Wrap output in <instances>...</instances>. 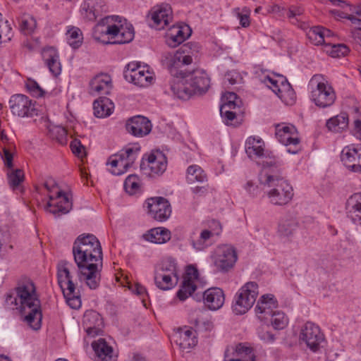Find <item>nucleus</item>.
<instances>
[{"mask_svg":"<svg viewBox=\"0 0 361 361\" xmlns=\"http://www.w3.org/2000/svg\"><path fill=\"white\" fill-rule=\"evenodd\" d=\"M184 44L174 53L166 56V66L173 77L170 81L171 93L180 99H188L194 94L205 93L210 86V78L203 70L186 73L184 68L192 62L191 46Z\"/></svg>","mask_w":361,"mask_h":361,"instance_id":"obj_1","label":"nucleus"},{"mask_svg":"<svg viewBox=\"0 0 361 361\" xmlns=\"http://www.w3.org/2000/svg\"><path fill=\"white\" fill-rule=\"evenodd\" d=\"M72 251L77 265L75 274L90 289L97 288L102 268V251L98 239L92 234L80 235L75 240Z\"/></svg>","mask_w":361,"mask_h":361,"instance_id":"obj_2","label":"nucleus"},{"mask_svg":"<svg viewBox=\"0 0 361 361\" xmlns=\"http://www.w3.org/2000/svg\"><path fill=\"white\" fill-rule=\"evenodd\" d=\"M5 305L17 310L23 321L34 330L41 327L42 318L40 300L34 283L30 280L20 282L5 295Z\"/></svg>","mask_w":361,"mask_h":361,"instance_id":"obj_3","label":"nucleus"},{"mask_svg":"<svg viewBox=\"0 0 361 361\" xmlns=\"http://www.w3.org/2000/svg\"><path fill=\"white\" fill-rule=\"evenodd\" d=\"M133 25L126 19L118 16H106L102 18L94 27L92 35L95 40L103 43L104 37L108 36L112 39L113 44H125L131 42L134 38Z\"/></svg>","mask_w":361,"mask_h":361,"instance_id":"obj_4","label":"nucleus"},{"mask_svg":"<svg viewBox=\"0 0 361 361\" xmlns=\"http://www.w3.org/2000/svg\"><path fill=\"white\" fill-rule=\"evenodd\" d=\"M75 271L76 268L71 262L62 260L58 263V283L68 305L73 309H78L81 306V300L75 292V283L73 281Z\"/></svg>","mask_w":361,"mask_h":361,"instance_id":"obj_5","label":"nucleus"},{"mask_svg":"<svg viewBox=\"0 0 361 361\" xmlns=\"http://www.w3.org/2000/svg\"><path fill=\"white\" fill-rule=\"evenodd\" d=\"M263 184L270 188L267 192L270 203L283 206L293 199L294 195L293 187L283 178L278 175L267 173Z\"/></svg>","mask_w":361,"mask_h":361,"instance_id":"obj_6","label":"nucleus"},{"mask_svg":"<svg viewBox=\"0 0 361 361\" xmlns=\"http://www.w3.org/2000/svg\"><path fill=\"white\" fill-rule=\"evenodd\" d=\"M308 87L310 90L311 99L317 106L325 108L334 103L336 94L323 75H313Z\"/></svg>","mask_w":361,"mask_h":361,"instance_id":"obj_7","label":"nucleus"},{"mask_svg":"<svg viewBox=\"0 0 361 361\" xmlns=\"http://www.w3.org/2000/svg\"><path fill=\"white\" fill-rule=\"evenodd\" d=\"M154 280L156 286L162 290L174 288L178 281L176 260L172 257L164 259L155 268Z\"/></svg>","mask_w":361,"mask_h":361,"instance_id":"obj_8","label":"nucleus"},{"mask_svg":"<svg viewBox=\"0 0 361 361\" xmlns=\"http://www.w3.org/2000/svg\"><path fill=\"white\" fill-rule=\"evenodd\" d=\"M140 149L137 145L128 146L118 153L111 155L107 161L110 166L109 171L116 176L126 173L137 159Z\"/></svg>","mask_w":361,"mask_h":361,"instance_id":"obj_9","label":"nucleus"},{"mask_svg":"<svg viewBox=\"0 0 361 361\" xmlns=\"http://www.w3.org/2000/svg\"><path fill=\"white\" fill-rule=\"evenodd\" d=\"M258 288L256 282L250 281L239 289L232 305V310L235 314H243L253 306L259 294Z\"/></svg>","mask_w":361,"mask_h":361,"instance_id":"obj_10","label":"nucleus"},{"mask_svg":"<svg viewBox=\"0 0 361 361\" xmlns=\"http://www.w3.org/2000/svg\"><path fill=\"white\" fill-rule=\"evenodd\" d=\"M285 104L291 105L295 100V93L287 79L279 74H267L261 79Z\"/></svg>","mask_w":361,"mask_h":361,"instance_id":"obj_11","label":"nucleus"},{"mask_svg":"<svg viewBox=\"0 0 361 361\" xmlns=\"http://www.w3.org/2000/svg\"><path fill=\"white\" fill-rule=\"evenodd\" d=\"M245 152L252 159H259V164L264 170L279 166V161L275 157L269 156L264 151V142L258 137H250L245 142Z\"/></svg>","mask_w":361,"mask_h":361,"instance_id":"obj_12","label":"nucleus"},{"mask_svg":"<svg viewBox=\"0 0 361 361\" xmlns=\"http://www.w3.org/2000/svg\"><path fill=\"white\" fill-rule=\"evenodd\" d=\"M123 76L128 82L140 87H147L154 81V74L149 68L136 62L127 64Z\"/></svg>","mask_w":361,"mask_h":361,"instance_id":"obj_13","label":"nucleus"},{"mask_svg":"<svg viewBox=\"0 0 361 361\" xmlns=\"http://www.w3.org/2000/svg\"><path fill=\"white\" fill-rule=\"evenodd\" d=\"M212 257L216 269L226 273L234 267L238 259V255L233 246L221 245L215 249Z\"/></svg>","mask_w":361,"mask_h":361,"instance_id":"obj_14","label":"nucleus"},{"mask_svg":"<svg viewBox=\"0 0 361 361\" xmlns=\"http://www.w3.org/2000/svg\"><path fill=\"white\" fill-rule=\"evenodd\" d=\"M276 137L287 147L290 154H297L300 150V139L295 127L291 124L281 123L276 126Z\"/></svg>","mask_w":361,"mask_h":361,"instance_id":"obj_15","label":"nucleus"},{"mask_svg":"<svg viewBox=\"0 0 361 361\" xmlns=\"http://www.w3.org/2000/svg\"><path fill=\"white\" fill-rule=\"evenodd\" d=\"M73 206L72 195L70 192L56 190L55 195H49V201L45 210L56 217L68 214Z\"/></svg>","mask_w":361,"mask_h":361,"instance_id":"obj_16","label":"nucleus"},{"mask_svg":"<svg viewBox=\"0 0 361 361\" xmlns=\"http://www.w3.org/2000/svg\"><path fill=\"white\" fill-rule=\"evenodd\" d=\"M300 340L305 343L310 350L316 353L323 346L324 336L317 325L308 322L301 329Z\"/></svg>","mask_w":361,"mask_h":361,"instance_id":"obj_17","label":"nucleus"},{"mask_svg":"<svg viewBox=\"0 0 361 361\" xmlns=\"http://www.w3.org/2000/svg\"><path fill=\"white\" fill-rule=\"evenodd\" d=\"M167 159L161 151H156L143 157L140 164L141 170L150 176L161 175L166 169Z\"/></svg>","mask_w":361,"mask_h":361,"instance_id":"obj_18","label":"nucleus"},{"mask_svg":"<svg viewBox=\"0 0 361 361\" xmlns=\"http://www.w3.org/2000/svg\"><path fill=\"white\" fill-rule=\"evenodd\" d=\"M148 214L158 221H166L171 214L169 202L162 197L149 198L145 202Z\"/></svg>","mask_w":361,"mask_h":361,"instance_id":"obj_19","label":"nucleus"},{"mask_svg":"<svg viewBox=\"0 0 361 361\" xmlns=\"http://www.w3.org/2000/svg\"><path fill=\"white\" fill-rule=\"evenodd\" d=\"M10 109L14 115L20 117H32L37 114L35 103L23 94H17L11 97Z\"/></svg>","mask_w":361,"mask_h":361,"instance_id":"obj_20","label":"nucleus"},{"mask_svg":"<svg viewBox=\"0 0 361 361\" xmlns=\"http://www.w3.org/2000/svg\"><path fill=\"white\" fill-rule=\"evenodd\" d=\"M80 11L85 20L94 21L104 13L107 12V6L104 0H84Z\"/></svg>","mask_w":361,"mask_h":361,"instance_id":"obj_21","label":"nucleus"},{"mask_svg":"<svg viewBox=\"0 0 361 361\" xmlns=\"http://www.w3.org/2000/svg\"><path fill=\"white\" fill-rule=\"evenodd\" d=\"M278 307V302L272 294H264L262 295L255 306V313L261 320H267L276 311Z\"/></svg>","mask_w":361,"mask_h":361,"instance_id":"obj_22","label":"nucleus"},{"mask_svg":"<svg viewBox=\"0 0 361 361\" xmlns=\"http://www.w3.org/2000/svg\"><path fill=\"white\" fill-rule=\"evenodd\" d=\"M112 88V79L107 73H99L90 82V93L93 96L107 95Z\"/></svg>","mask_w":361,"mask_h":361,"instance_id":"obj_23","label":"nucleus"},{"mask_svg":"<svg viewBox=\"0 0 361 361\" xmlns=\"http://www.w3.org/2000/svg\"><path fill=\"white\" fill-rule=\"evenodd\" d=\"M126 127L127 131L135 137H143L149 134L152 130L150 121L142 116L130 118Z\"/></svg>","mask_w":361,"mask_h":361,"instance_id":"obj_24","label":"nucleus"},{"mask_svg":"<svg viewBox=\"0 0 361 361\" xmlns=\"http://www.w3.org/2000/svg\"><path fill=\"white\" fill-rule=\"evenodd\" d=\"M151 19L157 29H164L172 19V11L167 4L154 6L151 12Z\"/></svg>","mask_w":361,"mask_h":361,"instance_id":"obj_25","label":"nucleus"},{"mask_svg":"<svg viewBox=\"0 0 361 361\" xmlns=\"http://www.w3.org/2000/svg\"><path fill=\"white\" fill-rule=\"evenodd\" d=\"M202 299L204 304L208 309L217 310L224 305L225 295L221 288L213 287L204 291Z\"/></svg>","mask_w":361,"mask_h":361,"instance_id":"obj_26","label":"nucleus"},{"mask_svg":"<svg viewBox=\"0 0 361 361\" xmlns=\"http://www.w3.org/2000/svg\"><path fill=\"white\" fill-rule=\"evenodd\" d=\"M92 349L95 353V361H116V355L114 349L107 341L103 338L99 339L92 343Z\"/></svg>","mask_w":361,"mask_h":361,"instance_id":"obj_27","label":"nucleus"},{"mask_svg":"<svg viewBox=\"0 0 361 361\" xmlns=\"http://www.w3.org/2000/svg\"><path fill=\"white\" fill-rule=\"evenodd\" d=\"M191 35L188 25H173L166 35V42L170 47H176L183 43Z\"/></svg>","mask_w":361,"mask_h":361,"instance_id":"obj_28","label":"nucleus"},{"mask_svg":"<svg viewBox=\"0 0 361 361\" xmlns=\"http://www.w3.org/2000/svg\"><path fill=\"white\" fill-rule=\"evenodd\" d=\"M82 323L87 334L92 337L99 334L103 327L102 318L94 310H89L85 313Z\"/></svg>","mask_w":361,"mask_h":361,"instance_id":"obj_29","label":"nucleus"},{"mask_svg":"<svg viewBox=\"0 0 361 361\" xmlns=\"http://www.w3.org/2000/svg\"><path fill=\"white\" fill-rule=\"evenodd\" d=\"M42 56L50 73L55 77L59 75L61 73L62 67L57 50L53 47L44 49L42 52Z\"/></svg>","mask_w":361,"mask_h":361,"instance_id":"obj_30","label":"nucleus"},{"mask_svg":"<svg viewBox=\"0 0 361 361\" xmlns=\"http://www.w3.org/2000/svg\"><path fill=\"white\" fill-rule=\"evenodd\" d=\"M41 123L49 132V136L56 140L61 145H65L68 141L67 130L61 126L51 124L47 118L42 117Z\"/></svg>","mask_w":361,"mask_h":361,"instance_id":"obj_31","label":"nucleus"},{"mask_svg":"<svg viewBox=\"0 0 361 361\" xmlns=\"http://www.w3.org/2000/svg\"><path fill=\"white\" fill-rule=\"evenodd\" d=\"M346 209L352 221L361 226V193H355L348 199Z\"/></svg>","mask_w":361,"mask_h":361,"instance_id":"obj_32","label":"nucleus"},{"mask_svg":"<svg viewBox=\"0 0 361 361\" xmlns=\"http://www.w3.org/2000/svg\"><path fill=\"white\" fill-rule=\"evenodd\" d=\"M176 343L183 350H189L197 343L195 331L190 329L180 330L175 336Z\"/></svg>","mask_w":361,"mask_h":361,"instance_id":"obj_33","label":"nucleus"},{"mask_svg":"<svg viewBox=\"0 0 361 361\" xmlns=\"http://www.w3.org/2000/svg\"><path fill=\"white\" fill-rule=\"evenodd\" d=\"M20 32L25 35H32L37 27V21L30 14L20 13L16 18Z\"/></svg>","mask_w":361,"mask_h":361,"instance_id":"obj_34","label":"nucleus"},{"mask_svg":"<svg viewBox=\"0 0 361 361\" xmlns=\"http://www.w3.org/2000/svg\"><path fill=\"white\" fill-rule=\"evenodd\" d=\"M145 238L153 243L162 244L171 239V231L166 228L157 227L149 230L143 235Z\"/></svg>","mask_w":361,"mask_h":361,"instance_id":"obj_35","label":"nucleus"},{"mask_svg":"<svg viewBox=\"0 0 361 361\" xmlns=\"http://www.w3.org/2000/svg\"><path fill=\"white\" fill-rule=\"evenodd\" d=\"M114 103L107 97H101L93 104L94 114L98 118H104L111 114Z\"/></svg>","mask_w":361,"mask_h":361,"instance_id":"obj_36","label":"nucleus"},{"mask_svg":"<svg viewBox=\"0 0 361 361\" xmlns=\"http://www.w3.org/2000/svg\"><path fill=\"white\" fill-rule=\"evenodd\" d=\"M235 357L230 358L225 355V361H255V355L252 348L239 343L235 347Z\"/></svg>","mask_w":361,"mask_h":361,"instance_id":"obj_37","label":"nucleus"},{"mask_svg":"<svg viewBox=\"0 0 361 361\" xmlns=\"http://www.w3.org/2000/svg\"><path fill=\"white\" fill-rule=\"evenodd\" d=\"M298 224L295 219H286L282 221L279 226L278 233L279 237L285 240H291L293 235L297 231Z\"/></svg>","mask_w":361,"mask_h":361,"instance_id":"obj_38","label":"nucleus"},{"mask_svg":"<svg viewBox=\"0 0 361 361\" xmlns=\"http://www.w3.org/2000/svg\"><path fill=\"white\" fill-rule=\"evenodd\" d=\"M348 116L346 113H341L330 119L326 122V127L329 130L336 133L341 132L348 128Z\"/></svg>","mask_w":361,"mask_h":361,"instance_id":"obj_39","label":"nucleus"},{"mask_svg":"<svg viewBox=\"0 0 361 361\" xmlns=\"http://www.w3.org/2000/svg\"><path fill=\"white\" fill-rule=\"evenodd\" d=\"M8 182L11 188L14 191L22 192L21 184L24 180V173L20 169L9 168L7 171Z\"/></svg>","mask_w":361,"mask_h":361,"instance_id":"obj_40","label":"nucleus"},{"mask_svg":"<svg viewBox=\"0 0 361 361\" xmlns=\"http://www.w3.org/2000/svg\"><path fill=\"white\" fill-rule=\"evenodd\" d=\"M186 180L190 184L196 182L203 183L207 180V176L200 166L193 164L187 169Z\"/></svg>","mask_w":361,"mask_h":361,"instance_id":"obj_41","label":"nucleus"},{"mask_svg":"<svg viewBox=\"0 0 361 361\" xmlns=\"http://www.w3.org/2000/svg\"><path fill=\"white\" fill-rule=\"evenodd\" d=\"M361 155V152L355 148L345 147L341 153V160L344 165L353 171V166Z\"/></svg>","mask_w":361,"mask_h":361,"instance_id":"obj_42","label":"nucleus"},{"mask_svg":"<svg viewBox=\"0 0 361 361\" xmlns=\"http://www.w3.org/2000/svg\"><path fill=\"white\" fill-rule=\"evenodd\" d=\"M66 39L72 48L78 49L82 43V33L78 27H70L66 31Z\"/></svg>","mask_w":361,"mask_h":361,"instance_id":"obj_43","label":"nucleus"},{"mask_svg":"<svg viewBox=\"0 0 361 361\" xmlns=\"http://www.w3.org/2000/svg\"><path fill=\"white\" fill-rule=\"evenodd\" d=\"M197 288L195 283H191L189 279H183V284L177 292V297L180 301L185 300L195 291Z\"/></svg>","mask_w":361,"mask_h":361,"instance_id":"obj_44","label":"nucleus"},{"mask_svg":"<svg viewBox=\"0 0 361 361\" xmlns=\"http://www.w3.org/2000/svg\"><path fill=\"white\" fill-rule=\"evenodd\" d=\"M124 188L130 195L138 192L140 189V180L139 177L135 174L129 175L124 182Z\"/></svg>","mask_w":361,"mask_h":361,"instance_id":"obj_45","label":"nucleus"},{"mask_svg":"<svg viewBox=\"0 0 361 361\" xmlns=\"http://www.w3.org/2000/svg\"><path fill=\"white\" fill-rule=\"evenodd\" d=\"M270 317L271 324L276 329H283L288 324V318L283 312L276 310Z\"/></svg>","mask_w":361,"mask_h":361,"instance_id":"obj_46","label":"nucleus"},{"mask_svg":"<svg viewBox=\"0 0 361 361\" xmlns=\"http://www.w3.org/2000/svg\"><path fill=\"white\" fill-rule=\"evenodd\" d=\"M212 226L214 228L209 229H204L200 233V237L206 243H209V240L214 235H218L221 232V226L219 221L213 220L212 221ZM212 227V226H210Z\"/></svg>","mask_w":361,"mask_h":361,"instance_id":"obj_47","label":"nucleus"},{"mask_svg":"<svg viewBox=\"0 0 361 361\" xmlns=\"http://www.w3.org/2000/svg\"><path fill=\"white\" fill-rule=\"evenodd\" d=\"M328 52L333 58H340L347 55L349 48L343 44H333Z\"/></svg>","mask_w":361,"mask_h":361,"instance_id":"obj_48","label":"nucleus"},{"mask_svg":"<svg viewBox=\"0 0 361 361\" xmlns=\"http://www.w3.org/2000/svg\"><path fill=\"white\" fill-rule=\"evenodd\" d=\"M26 87L28 92L35 97H41L44 94V91L39 85V84L32 79H27L26 82Z\"/></svg>","mask_w":361,"mask_h":361,"instance_id":"obj_49","label":"nucleus"},{"mask_svg":"<svg viewBox=\"0 0 361 361\" xmlns=\"http://www.w3.org/2000/svg\"><path fill=\"white\" fill-rule=\"evenodd\" d=\"M327 32L326 28L322 27H314L309 32L308 35L311 39L315 41V44H322L325 42L324 39L323 32Z\"/></svg>","mask_w":361,"mask_h":361,"instance_id":"obj_50","label":"nucleus"},{"mask_svg":"<svg viewBox=\"0 0 361 361\" xmlns=\"http://www.w3.org/2000/svg\"><path fill=\"white\" fill-rule=\"evenodd\" d=\"M233 109L228 105H221L220 114L226 124H229L236 116V114L232 110Z\"/></svg>","mask_w":361,"mask_h":361,"instance_id":"obj_51","label":"nucleus"},{"mask_svg":"<svg viewBox=\"0 0 361 361\" xmlns=\"http://www.w3.org/2000/svg\"><path fill=\"white\" fill-rule=\"evenodd\" d=\"M238 97L235 93L228 92L225 93L221 98L222 104L221 105H228L229 107L233 109H235L238 106Z\"/></svg>","mask_w":361,"mask_h":361,"instance_id":"obj_52","label":"nucleus"},{"mask_svg":"<svg viewBox=\"0 0 361 361\" xmlns=\"http://www.w3.org/2000/svg\"><path fill=\"white\" fill-rule=\"evenodd\" d=\"M259 338L265 343H271L275 341V336L269 331L259 328L257 331Z\"/></svg>","mask_w":361,"mask_h":361,"instance_id":"obj_53","label":"nucleus"},{"mask_svg":"<svg viewBox=\"0 0 361 361\" xmlns=\"http://www.w3.org/2000/svg\"><path fill=\"white\" fill-rule=\"evenodd\" d=\"M71 148L73 154H76L77 156H82L85 147L81 144L80 140L77 139L73 140L71 143Z\"/></svg>","mask_w":361,"mask_h":361,"instance_id":"obj_54","label":"nucleus"},{"mask_svg":"<svg viewBox=\"0 0 361 361\" xmlns=\"http://www.w3.org/2000/svg\"><path fill=\"white\" fill-rule=\"evenodd\" d=\"M245 190L252 197L257 196L259 194V188L252 180H248L244 185Z\"/></svg>","mask_w":361,"mask_h":361,"instance_id":"obj_55","label":"nucleus"},{"mask_svg":"<svg viewBox=\"0 0 361 361\" xmlns=\"http://www.w3.org/2000/svg\"><path fill=\"white\" fill-rule=\"evenodd\" d=\"M198 275V271L196 268L192 266H188L184 279H189L191 283H195V281L197 279Z\"/></svg>","mask_w":361,"mask_h":361,"instance_id":"obj_56","label":"nucleus"},{"mask_svg":"<svg viewBox=\"0 0 361 361\" xmlns=\"http://www.w3.org/2000/svg\"><path fill=\"white\" fill-rule=\"evenodd\" d=\"M240 79L239 74L234 71L228 72L224 78L225 83L228 82L229 85H235L238 83V80Z\"/></svg>","mask_w":361,"mask_h":361,"instance_id":"obj_57","label":"nucleus"},{"mask_svg":"<svg viewBox=\"0 0 361 361\" xmlns=\"http://www.w3.org/2000/svg\"><path fill=\"white\" fill-rule=\"evenodd\" d=\"M43 186L49 192V195H55L56 190H60L52 178L47 179Z\"/></svg>","mask_w":361,"mask_h":361,"instance_id":"obj_58","label":"nucleus"},{"mask_svg":"<svg viewBox=\"0 0 361 361\" xmlns=\"http://www.w3.org/2000/svg\"><path fill=\"white\" fill-rule=\"evenodd\" d=\"M2 159H4L5 165L9 169L13 167V154L10 152V151L6 149H3V154L1 155Z\"/></svg>","mask_w":361,"mask_h":361,"instance_id":"obj_59","label":"nucleus"},{"mask_svg":"<svg viewBox=\"0 0 361 361\" xmlns=\"http://www.w3.org/2000/svg\"><path fill=\"white\" fill-rule=\"evenodd\" d=\"M209 245V243H206L200 236L198 238L192 240V245L194 249L197 251H201L207 247Z\"/></svg>","mask_w":361,"mask_h":361,"instance_id":"obj_60","label":"nucleus"},{"mask_svg":"<svg viewBox=\"0 0 361 361\" xmlns=\"http://www.w3.org/2000/svg\"><path fill=\"white\" fill-rule=\"evenodd\" d=\"M1 34L4 35V37L5 38V42L11 41L12 37H13L12 27L11 25L8 23V20L6 21V32H3V31H1Z\"/></svg>","mask_w":361,"mask_h":361,"instance_id":"obj_61","label":"nucleus"},{"mask_svg":"<svg viewBox=\"0 0 361 361\" xmlns=\"http://www.w3.org/2000/svg\"><path fill=\"white\" fill-rule=\"evenodd\" d=\"M238 18L239 19L240 24L243 27H247L250 25V17L248 13H238Z\"/></svg>","mask_w":361,"mask_h":361,"instance_id":"obj_62","label":"nucleus"},{"mask_svg":"<svg viewBox=\"0 0 361 361\" xmlns=\"http://www.w3.org/2000/svg\"><path fill=\"white\" fill-rule=\"evenodd\" d=\"M354 134L361 140V120L356 118L354 121Z\"/></svg>","mask_w":361,"mask_h":361,"instance_id":"obj_63","label":"nucleus"},{"mask_svg":"<svg viewBox=\"0 0 361 361\" xmlns=\"http://www.w3.org/2000/svg\"><path fill=\"white\" fill-rule=\"evenodd\" d=\"M132 291L138 295H142L145 293L146 289L144 286L137 283L132 288Z\"/></svg>","mask_w":361,"mask_h":361,"instance_id":"obj_64","label":"nucleus"}]
</instances>
